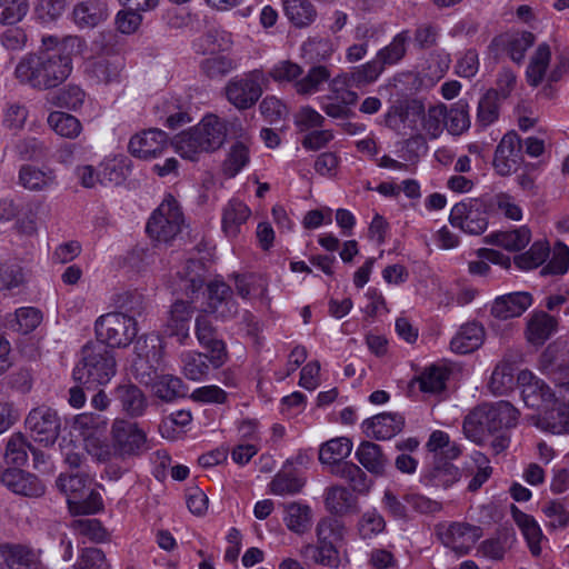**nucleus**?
Returning a JSON list of instances; mask_svg holds the SVG:
<instances>
[{"label":"nucleus","instance_id":"57","mask_svg":"<svg viewBox=\"0 0 569 569\" xmlns=\"http://www.w3.org/2000/svg\"><path fill=\"white\" fill-rule=\"evenodd\" d=\"M470 127L468 103L463 100L456 102L450 110H447L446 128L455 136H459Z\"/></svg>","mask_w":569,"mask_h":569},{"label":"nucleus","instance_id":"44","mask_svg":"<svg viewBox=\"0 0 569 569\" xmlns=\"http://www.w3.org/2000/svg\"><path fill=\"white\" fill-rule=\"evenodd\" d=\"M550 59V47L547 43L539 44L526 71L527 81L530 86L538 87L543 81Z\"/></svg>","mask_w":569,"mask_h":569},{"label":"nucleus","instance_id":"5","mask_svg":"<svg viewBox=\"0 0 569 569\" xmlns=\"http://www.w3.org/2000/svg\"><path fill=\"white\" fill-rule=\"evenodd\" d=\"M112 456L126 462L141 456L147 449V435L137 422L117 418L110 430Z\"/></svg>","mask_w":569,"mask_h":569},{"label":"nucleus","instance_id":"52","mask_svg":"<svg viewBox=\"0 0 569 569\" xmlns=\"http://www.w3.org/2000/svg\"><path fill=\"white\" fill-rule=\"evenodd\" d=\"M535 36L531 32L523 31L508 37L505 41L502 38H496L493 42H501L506 46L508 54L516 63H521L525 59L526 51L533 46Z\"/></svg>","mask_w":569,"mask_h":569},{"label":"nucleus","instance_id":"23","mask_svg":"<svg viewBox=\"0 0 569 569\" xmlns=\"http://www.w3.org/2000/svg\"><path fill=\"white\" fill-rule=\"evenodd\" d=\"M192 301L177 300L172 303L166 323V332L178 338L182 345L189 339V322L193 316Z\"/></svg>","mask_w":569,"mask_h":569},{"label":"nucleus","instance_id":"58","mask_svg":"<svg viewBox=\"0 0 569 569\" xmlns=\"http://www.w3.org/2000/svg\"><path fill=\"white\" fill-rule=\"evenodd\" d=\"M42 315L40 310L33 307H22L16 310L14 320L10 321L13 330L27 335L33 331L41 322Z\"/></svg>","mask_w":569,"mask_h":569},{"label":"nucleus","instance_id":"28","mask_svg":"<svg viewBox=\"0 0 569 569\" xmlns=\"http://www.w3.org/2000/svg\"><path fill=\"white\" fill-rule=\"evenodd\" d=\"M485 341V329L478 322H468L460 327L459 331L450 341L453 352L466 355L473 352Z\"/></svg>","mask_w":569,"mask_h":569},{"label":"nucleus","instance_id":"6","mask_svg":"<svg viewBox=\"0 0 569 569\" xmlns=\"http://www.w3.org/2000/svg\"><path fill=\"white\" fill-rule=\"evenodd\" d=\"M184 217L178 201L168 194L148 220L146 230L150 238L169 242L181 231Z\"/></svg>","mask_w":569,"mask_h":569},{"label":"nucleus","instance_id":"19","mask_svg":"<svg viewBox=\"0 0 569 569\" xmlns=\"http://www.w3.org/2000/svg\"><path fill=\"white\" fill-rule=\"evenodd\" d=\"M1 482L10 491L26 497H40L44 493L43 483L34 475L12 468L3 471Z\"/></svg>","mask_w":569,"mask_h":569},{"label":"nucleus","instance_id":"7","mask_svg":"<svg viewBox=\"0 0 569 569\" xmlns=\"http://www.w3.org/2000/svg\"><path fill=\"white\" fill-rule=\"evenodd\" d=\"M97 340L108 348L129 346L138 333L137 321L122 312H110L100 316L96 321Z\"/></svg>","mask_w":569,"mask_h":569},{"label":"nucleus","instance_id":"29","mask_svg":"<svg viewBox=\"0 0 569 569\" xmlns=\"http://www.w3.org/2000/svg\"><path fill=\"white\" fill-rule=\"evenodd\" d=\"M557 320L547 312H535L528 319L526 338L530 345L542 346L556 331Z\"/></svg>","mask_w":569,"mask_h":569},{"label":"nucleus","instance_id":"15","mask_svg":"<svg viewBox=\"0 0 569 569\" xmlns=\"http://www.w3.org/2000/svg\"><path fill=\"white\" fill-rule=\"evenodd\" d=\"M208 299L206 312L212 313L221 320H229L237 316L238 303L232 298L231 288L223 281H211L207 286Z\"/></svg>","mask_w":569,"mask_h":569},{"label":"nucleus","instance_id":"39","mask_svg":"<svg viewBox=\"0 0 569 569\" xmlns=\"http://www.w3.org/2000/svg\"><path fill=\"white\" fill-rule=\"evenodd\" d=\"M2 559L9 569L32 568L38 561L31 548L13 543H3Z\"/></svg>","mask_w":569,"mask_h":569},{"label":"nucleus","instance_id":"55","mask_svg":"<svg viewBox=\"0 0 569 569\" xmlns=\"http://www.w3.org/2000/svg\"><path fill=\"white\" fill-rule=\"evenodd\" d=\"M513 366L509 360L500 361L492 371L489 389L493 395H503L513 386Z\"/></svg>","mask_w":569,"mask_h":569},{"label":"nucleus","instance_id":"36","mask_svg":"<svg viewBox=\"0 0 569 569\" xmlns=\"http://www.w3.org/2000/svg\"><path fill=\"white\" fill-rule=\"evenodd\" d=\"M357 460L371 473L382 475L387 458L381 447L371 441H362L356 450Z\"/></svg>","mask_w":569,"mask_h":569},{"label":"nucleus","instance_id":"64","mask_svg":"<svg viewBox=\"0 0 569 569\" xmlns=\"http://www.w3.org/2000/svg\"><path fill=\"white\" fill-rule=\"evenodd\" d=\"M70 528L76 535L94 542H101L107 538V531L98 519H74L70 522Z\"/></svg>","mask_w":569,"mask_h":569},{"label":"nucleus","instance_id":"45","mask_svg":"<svg viewBox=\"0 0 569 569\" xmlns=\"http://www.w3.org/2000/svg\"><path fill=\"white\" fill-rule=\"evenodd\" d=\"M339 543L318 542L316 545H307L302 548L301 555L311 557V559L321 566L338 568L340 565V556L338 550Z\"/></svg>","mask_w":569,"mask_h":569},{"label":"nucleus","instance_id":"43","mask_svg":"<svg viewBox=\"0 0 569 569\" xmlns=\"http://www.w3.org/2000/svg\"><path fill=\"white\" fill-rule=\"evenodd\" d=\"M286 17L298 28L308 27L316 19L317 12L309 0H284Z\"/></svg>","mask_w":569,"mask_h":569},{"label":"nucleus","instance_id":"8","mask_svg":"<svg viewBox=\"0 0 569 569\" xmlns=\"http://www.w3.org/2000/svg\"><path fill=\"white\" fill-rule=\"evenodd\" d=\"M134 349L137 358L133 361V375L136 379L144 385L152 386L158 379V367L161 361V346L158 337L139 338Z\"/></svg>","mask_w":569,"mask_h":569},{"label":"nucleus","instance_id":"16","mask_svg":"<svg viewBox=\"0 0 569 569\" xmlns=\"http://www.w3.org/2000/svg\"><path fill=\"white\" fill-rule=\"evenodd\" d=\"M522 387L521 395L527 407L529 408H547L555 400V393L550 387L542 380L533 376L528 370L519 372L517 378Z\"/></svg>","mask_w":569,"mask_h":569},{"label":"nucleus","instance_id":"38","mask_svg":"<svg viewBox=\"0 0 569 569\" xmlns=\"http://www.w3.org/2000/svg\"><path fill=\"white\" fill-rule=\"evenodd\" d=\"M412 111L416 116H420L423 112V106L420 101L412 100H398L389 107L383 116V123L386 127L399 131L408 119L409 111Z\"/></svg>","mask_w":569,"mask_h":569},{"label":"nucleus","instance_id":"12","mask_svg":"<svg viewBox=\"0 0 569 569\" xmlns=\"http://www.w3.org/2000/svg\"><path fill=\"white\" fill-rule=\"evenodd\" d=\"M123 66L120 54L107 52L87 59L84 74L94 84H110L119 81Z\"/></svg>","mask_w":569,"mask_h":569},{"label":"nucleus","instance_id":"27","mask_svg":"<svg viewBox=\"0 0 569 569\" xmlns=\"http://www.w3.org/2000/svg\"><path fill=\"white\" fill-rule=\"evenodd\" d=\"M489 422V435L506 431L516 426L518 410L507 401H499L495 405H483Z\"/></svg>","mask_w":569,"mask_h":569},{"label":"nucleus","instance_id":"31","mask_svg":"<svg viewBox=\"0 0 569 569\" xmlns=\"http://www.w3.org/2000/svg\"><path fill=\"white\" fill-rule=\"evenodd\" d=\"M539 426L552 433L562 435L569 432V405L560 403L556 399L545 408L539 419Z\"/></svg>","mask_w":569,"mask_h":569},{"label":"nucleus","instance_id":"17","mask_svg":"<svg viewBox=\"0 0 569 569\" xmlns=\"http://www.w3.org/2000/svg\"><path fill=\"white\" fill-rule=\"evenodd\" d=\"M196 337L201 347L211 352L210 363L213 368H219L226 360V346L217 336L216 328L212 326L206 313H200L196 318Z\"/></svg>","mask_w":569,"mask_h":569},{"label":"nucleus","instance_id":"18","mask_svg":"<svg viewBox=\"0 0 569 569\" xmlns=\"http://www.w3.org/2000/svg\"><path fill=\"white\" fill-rule=\"evenodd\" d=\"M168 146V136L159 129L144 130L129 141V151L140 159H151L163 152Z\"/></svg>","mask_w":569,"mask_h":569},{"label":"nucleus","instance_id":"59","mask_svg":"<svg viewBox=\"0 0 569 569\" xmlns=\"http://www.w3.org/2000/svg\"><path fill=\"white\" fill-rule=\"evenodd\" d=\"M29 117L28 108L20 102H8L2 113V126L12 132H19L24 128Z\"/></svg>","mask_w":569,"mask_h":569},{"label":"nucleus","instance_id":"50","mask_svg":"<svg viewBox=\"0 0 569 569\" xmlns=\"http://www.w3.org/2000/svg\"><path fill=\"white\" fill-rule=\"evenodd\" d=\"M330 76L327 67H312L303 78L295 82V89L301 96H311L318 92L325 82L329 81Z\"/></svg>","mask_w":569,"mask_h":569},{"label":"nucleus","instance_id":"32","mask_svg":"<svg viewBox=\"0 0 569 569\" xmlns=\"http://www.w3.org/2000/svg\"><path fill=\"white\" fill-rule=\"evenodd\" d=\"M283 522L290 531L303 535L311 528L312 510L308 505L290 502L284 506Z\"/></svg>","mask_w":569,"mask_h":569},{"label":"nucleus","instance_id":"14","mask_svg":"<svg viewBox=\"0 0 569 569\" xmlns=\"http://www.w3.org/2000/svg\"><path fill=\"white\" fill-rule=\"evenodd\" d=\"M441 542L458 555H466L480 539L482 532L467 522H452L438 530Z\"/></svg>","mask_w":569,"mask_h":569},{"label":"nucleus","instance_id":"13","mask_svg":"<svg viewBox=\"0 0 569 569\" xmlns=\"http://www.w3.org/2000/svg\"><path fill=\"white\" fill-rule=\"evenodd\" d=\"M522 160V146L519 136L515 131L506 133L495 151L492 167L496 173L508 177L517 171Z\"/></svg>","mask_w":569,"mask_h":569},{"label":"nucleus","instance_id":"30","mask_svg":"<svg viewBox=\"0 0 569 569\" xmlns=\"http://www.w3.org/2000/svg\"><path fill=\"white\" fill-rule=\"evenodd\" d=\"M180 278V290L192 299V296L202 289L206 278L204 263L200 260L188 259L177 272Z\"/></svg>","mask_w":569,"mask_h":569},{"label":"nucleus","instance_id":"4","mask_svg":"<svg viewBox=\"0 0 569 569\" xmlns=\"http://www.w3.org/2000/svg\"><path fill=\"white\" fill-rule=\"evenodd\" d=\"M56 485L67 497L69 511L74 516L94 515L103 508L102 498L91 488V478L87 473H61Z\"/></svg>","mask_w":569,"mask_h":569},{"label":"nucleus","instance_id":"20","mask_svg":"<svg viewBox=\"0 0 569 569\" xmlns=\"http://www.w3.org/2000/svg\"><path fill=\"white\" fill-rule=\"evenodd\" d=\"M18 183L31 192H43L57 184L53 169L36 164H22L18 172Z\"/></svg>","mask_w":569,"mask_h":569},{"label":"nucleus","instance_id":"35","mask_svg":"<svg viewBox=\"0 0 569 569\" xmlns=\"http://www.w3.org/2000/svg\"><path fill=\"white\" fill-rule=\"evenodd\" d=\"M511 513L513 520L526 538L531 552L535 556H538L540 553V541L542 538L540 526L532 516L522 512L515 505L511 506Z\"/></svg>","mask_w":569,"mask_h":569},{"label":"nucleus","instance_id":"1","mask_svg":"<svg viewBox=\"0 0 569 569\" xmlns=\"http://www.w3.org/2000/svg\"><path fill=\"white\" fill-rule=\"evenodd\" d=\"M72 71V60L60 49L28 54L16 67L17 79L37 90H49L64 82Z\"/></svg>","mask_w":569,"mask_h":569},{"label":"nucleus","instance_id":"2","mask_svg":"<svg viewBox=\"0 0 569 569\" xmlns=\"http://www.w3.org/2000/svg\"><path fill=\"white\" fill-rule=\"evenodd\" d=\"M227 132L224 120L216 114H207L197 126L177 134L173 146L182 158L197 161L202 153L220 149L226 141Z\"/></svg>","mask_w":569,"mask_h":569},{"label":"nucleus","instance_id":"61","mask_svg":"<svg viewBox=\"0 0 569 569\" xmlns=\"http://www.w3.org/2000/svg\"><path fill=\"white\" fill-rule=\"evenodd\" d=\"M382 71V63L375 58L360 67L353 68L348 73L351 78V83H353L356 88H362L375 82Z\"/></svg>","mask_w":569,"mask_h":569},{"label":"nucleus","instance_id":"10","mask_svg":"<svg viewBox=\"0 0 569 569\" xmlns=\"http://www.w3.org/2000/svg\"><path fill=\"white\" fill-rule=\"evenodd\" d=\"M263 78L262 71L256 69L243 77L231 79L226 87L228 101L239 110L251 108L262 94Z\"/></svg>","mask_w":569,"mask_h":569},{"label":"nucleus","instance_id":"51","mask_svg":"<svg viewBox=\"0 0 569 569\" xmlns=\"http://www.w3.org/2000/svg\"><path fill=\"white\" fill-rule=\"evenodd\" d=\"M410 39L408 30H403L396 34L392 41L385 48L380 49L376 56L378 61L385 66L398 63L407 52V43Z\"/></svg>","mask_w":569,"mask_h":569},{"label":"nucleus","instance_id":"33","mask_svg":"<svg viewBox=\"0 0 569 569\" xmlns=\"http://www.w3.org/2000/svg\"><path fill=\"white\" fill-rule=\"evenodd\" d=\"M463 432L468 439L478 446H483L489 435L488 416L483 405L470 411L463 420Z\"/></svg>","mask_w":569,"mask_h":569},{"label":"nucleus","instance_id":"11","mask_svg":"<svg viewBox=\"0 0 569 569\" xmlns=\"http://www.w3.org/2000/svg\"><path fill=\"white\" fill-rule=\"evenodd\" d=\"M449 222L469 234H481L488 227L482 204L475 199L456 203L450 212Z\"/></svg>","mask_w":569,"mask_h":569},{"label":"nucleus","instance_id":"46","mask_svg":"<svg viewBox=\"0 0 569 569\" xmlns=\"http://www.w3.org/2000/svg\"><path fill=\"white\" fill-rule=\"evenodd\" d=\"M330 472L346 480L356 492L365 493L370 488V480L366 472L353 462L346 461L341 465H337L335 468L330 469Z\"/></svg>","mask_w":569,"mask_h":569},{"label":"nucleus","instance_id":"25","mask_svg":"<svg viewBox=\"0 0 569 569\" xmlns=\"http://www.w3.org/2000/svg\"><path fill=\"white\" fill-rule=\"evenodd\" d=\"M108 6L101 0H86L72 10V20L81 29L94 28L108 18Z\"/></svg>","mask_w":569,"mask_h":569},{"label":"nucleus","instance_id":"47","mask_svg":"<svg viewBox=\"0 0 569 569\" xmlns=\"http://www.w3.org/2000/svg\"><path fill=\"white\" fill-rule=\"evenodd\" d=\"M182 373L192 381L203 380L210 370V358L200 352H184L181 355Z\"/></svg>","mask_w":569,"mask_h":569},{"label":"nucleus","instance_id":"40","mask_svg":"<svg viewBox=\"0 0 569 569\" xmlns=\"http://www.w3.org/2000/svg\"><path fill=\"white\" fill-rule=\"evenodd\" d=\"M531 239V232L527 227L491 233L487 241L509 251H519L523 249Z\"/></svg>","mask_w":569,"mask_h":569},{"label":"nucleus","instance_id":"49","mask_svg":"<svg viewBox=\"0 0 569 569\" xmlns=\"http://www.w3.org/2000/svg\"><path fill=\"white\" fill-rule=\"evenodd\" d=\"M450 370L445 366L432 365L425 369L417 381L422 392L438 393L445 390Z\"/></svg>","mask_w":569,"mask_h":569},{"label":"nucleus","instance_id":"34","mask_svg":"<svg viewBox=\"0 0 569 569\" xmlns=\"http://www.w3.org/2000/svg\"><path fill=\"white\" fill-rule=\"evenodd\" d=\"M352 442L349 438L339 437L325 442L319 450V460L323 465L335 468L341 465L351 453Z\"/></svg>","mask_w":569,"mask_h":569},{"label":"nucleus","instance_id":"56","mask_svg":"<svg viewBox=\"0 0 569 569\" xmlns=\"http://www.w3.org/2000/svg\"><path fill=\"white\" fill-rule=\"evenodd\" d=\"M151 387L156 396L167 402L184 395L182 380L171 375L158 376Z\"/></svg>","mask_w":569,"mask_h":569},{"label":"nucleus","instance_id":"48","mask_svg":"<svg viewBox=\"0 0 569 569\" xmlns=\"http://www.w3.org/2000/svg\"><path fill=\"white\" fill-rule=\"evenodd\" d=\"M250 160L248 146L243 141L234 142L222 162V173L227 178H234Z\"/></svg>","mask_w":569,"mask_h":569},{"label":"nucleus","instance_id":"26","mask_svg":"<svg viewBox=\"0 0 569 569\" xmlns=\"http://www.w3.org/2000/svg\"><path fill=\"white\" fill-rule=\"evenodd\" d=\"M249 207L238 200L231 199L222 209V231L228 238H236L242 232V228L249 219Z\"/></svg>","mask_w":569,"mask_h":569},{"label":"nucleus","instance_id":"3","mask_svg":"<svg viewBox=\"0 0 569 569\" xmlns=\"http://www.w3.org/2000/svg\"><path fill=\"white\" fill-rule=\"evenodd\" d=\"M117 373L114 353L101 341L82 347L81 358L73 369V378L83 385L104 386Z\"/></svg>","mask_w":569,"mask_h":569},{"label":"nucleus","instance_id":"21","mask_svg":"<svg viewBox=\"0 0 569 569\" xmlns=\"http://www.w3.org/2000/svg\"><path fill=\"white\" fill-rule=\"evenodd\" d=\"M405 427V417L400 413L383 412L363 422L368 436L377 440H387L398 435Z\"/></svg>","mask_w":569,"mask_h":569},{"label":"nucleus","instance_id":"62","mask_svg":"<svg viewBox=\"0 0 569 569\" xmlns=\"http://www.w3.org/2000/svg\"><path fill=\"white\" fill-rule=\"evenodd\" d=\"M234 286L237 293L243 299L257 292L263 299L267 293V283L261 277L256 274H236Z\"/></svg>","mask_w":569,"mask_h":569},{"label":"nucleus","instance_id":"42","mask_svg":"<svg viewBox=\"0 0 569 569\" xmlns=\"http://www.w3.org/2000/svg\"><path fill=\"white\" fill-rule=\"evenodd\" d=\"M47 123L58 136L67 139H76L82 131L80 120L63 111L50 112Z\"/></svg>","mask_w":569,"mask_h":569},{"label":"nucleus","instance_id":"41","mask_svg":"<svg viewBox=\"0 0 569 569\" xmlns=\"http://www.w3.org/2000/svg\"><path fill=\"white\" fill-rule=\"evenodd\" d=\"M325 503L335 515H346L356 509V497L345 487L335 486L327 489Z\"/></svg>","mask_w":569,"mask_h":569},{"label":"nucleus","instance_id":"53","mask_svg":"<svg viewBox=\"0 0 569 569\" xmlns=\"http://www.w3.org/2000/svg\"><path fill=\"white\" fill-rule=\"evenodd\" d=\"M31 443L22 432H14L7 441L4 459L9 465L23 466L28 460Z\"/></svg>","mask_w":569,"mask_h":569},{"label":"nucleus","instance_id":"9","mask_svg":"<svg viewBox=\"0 0 569 569\" xmlns=\"http://www.w3.org/2000/svg\"><path fill=\"white\" fill-rule=\"evenodd\" d=\"M24 425L31 438L46 447L52 446L61 431V418L57 410L48 406L33 408L28 413Z\"/></svg>","mask_w":569,"mask_h":569},{"label":"nucleus","instance_id":"63","mask_svg":"<svg viewBox=\"0 0 569 569\" xmlns=\"http://www.w3.org/2000/svg\"><path fill=\"white\" fill-rule=\"evenodd\" d=\"M345 527L335 518L326 517L316 527L318 542L339 543L343 538Z\"/></svg>","mask_w":569,"mask_h":569},{"label":"nucleus","instance_id":"60","mask_svg":"<svg viewBox=\"0 0 569 569\" xmlns=\"http://www.w3.org/2000/svg\"><path fill=\"white\" fill-rule=\"evenodd\" d=\"M422 113L423 130L431 139L438 138L446 127L447 107L445 104L432 106Z\"/></svg>","mask_w":569,"mask_h":569},{"label":"nucleus","instance_id":"22","mask_svg":"<svg viewBox=\"0 0 569 569\" xmlns=\"http://www.w3.org/2000/svg\"><path fill=\"white\" fill-rule=\"evenodd\" d=\"M532 305V296L527 291L511 292L498 297L491 307L495 318L507 320L521 316Z\"/></svg>","mask_w":569,"mask_h":569},{"label":"nucleus","instance_id":"54","mask_svg":"<svg viewBox=\"0 0 569 569\" xmlns=\"http://www.w3.org/2000/svg\"><path fill=\"white\" fill-rule=\"evenodd\" d=\"M550 248L545 241H536L530 249L515 257V264L521 270H531L541 266L549 257Z\"/></svg>","mask_w":569,"mask_h":569},{"label":"nucleus","instance_id":"24","mask_svg":"<svg viewBox=\"0 0 569 569\" xmlns=\"http://www.w3.org/2000/svg\"><path fill=\"white\" fill-rule=\"evenodd\" d=\"M113 395L120 402L122 411L131 418L141 417L148 407L144 393L131 382L119 383L114 388Z\"/></svg>","mask_w":569,"mask_h":569},{"label":"nucleus","instance_id":"37","mask_svg":"<svg viewBox=\"0 0 569 569\" xmlns=\"http://www.w3.org/2000/svg\"><path fill=\"white\" fill-rule=\"evenodd\" d=\"M460 478V469L448 461L436 463L423 476L427 485L442 489H449L458 482Z\"/></svg>","mask_w":569,"mask_h":569}]
</instances>
